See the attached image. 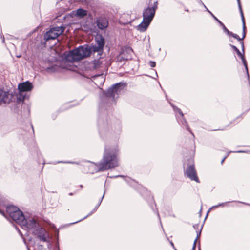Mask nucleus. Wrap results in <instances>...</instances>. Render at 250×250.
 Listing matches in <instances>:
<instances>
[{
	"label": "nucleus",
	"instance_id": "c03bdc74",
	"mask_svg": "<svg viewBox=\"0 0 250 250\" xmlns=\"http://www.w3.org/2000/svg\"><path fill=\"white\" fill-rule=\"evenodd\" d=\"M69 194H70V195H72V193H70Z\"/></svg>",
	"mask_w": 250,
	"mask_h": 250
},
{
	"label": "nucleus",
	"instance_id": "4c0bfd02",
	"mask_svg": "<svg viewBox=\"0 0 250 250\" xmlns=\"http://www.w3.org/2000/svg\"><path fill=\"white\" fill-rule=\"evenodd\" d=\"M244 151H237V152H239V153H240V152H244Z\"/></svg>",
	"mask_w": 250,
	"mask_h": 250
},
{
	"label": "nucleus",
	"instance_id": "f3484780",
	"mask_svg": "<svg viewBox=\"0 0 250 250\" xmlns=\"http://www.w3.org/2000/svg\"><path fill=\"white\" fill-rule=\"evenodd\" d=\"M8 100V95L7 93L0 88V105L2 103H6Z\"/></svg>",
	"mask_w": 250,
	"mask_h": 250
},
{
	"label": "nucleus",
	"instance_id": "9b49d317",
	"mask_svg": "<svg viewBox=\"0 0 250 250\" xmlns=\"http://www.w3.org/2000/svg\"><path fill=\"white\" fill-rule=\"evenodd\" d=\"M33 88V85L29 81H26L22 83H19L18 89L21 92L29 91Z\"/></svg>",
	"mask_w": 250,
	"mask_h": 250
},
{
	"label": "nucleus",
	"instance_id": "a19ab883",
	"mask_svg": "<svg viewBox=\"0 0 250 250\" xmlns=\"http://www.w3.org/2000/svg\"><path fill=\"white\" fill-rule=\"evenodd\" d=\"M81 221H82V219L79 220V222H80Z\"/></svg>",
	"mask_w": 250,
	"mask_h": 250
},
{
	"label": "nucleus",
	"instance_id": "e433bc0d",
	"mask_svg": "<svg viewBox=\"0 0 250 250\" xmlns=\"http://www.w3.org/2000/svg\"><path fill=\"white\" fill-rule=\"evenodd\" d=\"M170 244L172 246H173V247L174 246V244L172 242H170Z\"/></svg>",
	"mask_w": 250,
	"mask_h": 250
},
{
	"label": "nucleus",
	"instance_id": "473e14b6",
	"mask_svg": "<svg viewBox=\"0 0 250 250\" xmlns=\"http://www.w3.org/2000/svg\"><path fill=\"white\" fill-rule=\"evenodd\" d=\"M98 77L99 78H101L102 79V81H103L104 79H103V77L102 76H98Z\"/></svg>",
	"mask_w": 250,
	"mask_h": 250
},
{
	"label": "nucleus",
	"instance_id": "58836bf2",
	"mask_svg": "<svg viewBox=\"0 0 250 250\" xmlns=\"http://www.w3.org/2000/svg\"><path fill=\"white\" fill-rule=\"evenodd\" d=\"M126 181H127V182H129V181H130L131 180L129 179V180L128 181L127 179H125Z\"/></svg>",
	"mask_w": 250,
	"mask_h": 250
},
{
	"label": "nucleus",
	"instance_id": "7c9ffc66",
	"mask_svg": "<svg viewBox=\"0 0 250 250\" xmlns=\"http://www.w3.org/2000/svg\"><path fill=\"white\" fill-rule=\"evenodd\" d=\"M0 213L1 214H2L4 216H5V214L4 212L3 211H1V210H0Z\"/></svg>",
	"mask_w": 250,
	"mask_h": 250
},
{
	"label": "nucleus",
	"instance_id": "f8f14e48",
	"mask_svg": "<svg viewBox=\"0 0 250 250\" xmlns=\"http://www.w3.org/2000/svg\"><path fill=\"white\" fill-rule=\"evenodd\" d=\"M96 23L98 28L102 30L106 28L108 25L107 20L104 17L98 18L96 21Z\"/></svg>",
	"mask_w": 250,
	"mask_h": 250
},
{
	"label": "nucleus",
	"instance_id": "2f4dec72",
	"mask_svg": "<svg viewBox=\"0 0 250 250\" xmlns=\"http://www.w3.org/2000/svg\"><path fill=\"white\" fill-rule=\"evenodd\" d=\"M94 211H93L92 212H91V213H90L88 215H87V216H86L85 217H84L83 218V220H84V219L86 218L87 216H88L89 215H91Z\"/></svg>",
	"mask_w": 250,
	"mask_h": 250
},
{
	"label": "nucleus",
	"instance_id": "bb28decb",
	"mask_svg": "<svg viewBox=\"0 0 250 250\" xmlns=\"http://www.w3.org/2000/svg\"><path fill=\"white\" fill-rule=\"evenodd\" d=\"M172 106L173 107V109L174 110L177 111L179 112V113L181 115V117L183 116V114L182 112L181 111V110L180 109H179L178 108H176V107H175V106H174L173 105H172Z\"/></svg>",
	"mask_w": 250,
	"mask_h": 250
},
{
	"label": "nucleus",
	"instance_id": "a878e982",
	"mask_svg": "<svg viewBox=\"0 0 250 250\" xmlns=\"http://www.w3.org/2000/svg\"><path fill=\"white\" fill-rule=\"evenodd\" d=\"M229 202H225V203H220V204H219L218 205H216V206H213L212 207V208H217V207H224L225 206V205L227 204V203H228Z\"/></svg>",
	"mask_w": 250,
	"mask_h": 250
},
{
	"label": "nucleus",
	"instance_id": "c9c22d12",
	"mask_svg": "<svg viewBox=\"0 0 250 250\" xmlns=\"http://www.w3.org/2000/svg\"><path fill=\"white\" fill-rule=\"evenodd\" d=\"M123 177V176H122V175H118V176H115L114 177Z\"/></svg>",
	"mask_w": 250,
	"mask_h": 250
},
{
	"label": "nucleus",
	"instance_id": "39448f33",
	"mask_svg": "<svg viewBox=\"0 0 250 250\" xmlns=\"http://www.w3.org/2000/svg\"><path fill=\"white\" fill-rule=\"evenodd\" d=\"M125 86V84L121 83L115 84L108 89L106 93L107 96L112 97L113 99L117 97Z\"/></svg>",
	"mask_w": 250,
	"mask_h": 250
},
{
	"label": "nucleus",
	"instance_id": "393cba45",
	"mask_svg": "<svg viewBox=\"0 0 250 250\" xmlns=\"http://www.w3.org/2000/svg\"><path fill=\"white\" fill-rule=\"evenodd\" d=\"M104 197V194L103 195V196L102 197L101 199H100L99 203L97 204V206L95 208L93 209V211H95L98 208V207L100 206V205L101 204V202H102V201Z\"/></svg>",
	"mask_w": 250,
	"mask_h": 250
},
{
	"label": "nucleus",
	"instance_id": "f257e3e1",
	"mask_svg": "<svg viewBox=\"0 0 250 250\" xmlns=\"http://www.w3.org/2000/svg\"><path fill=\"white\" fill-rule=\"evenodd\" d=\"M117 150H108L106 148L102 161L99 163V169L106 170L118 166Z\"/></svg>",
	"mask_w": 250,
	"mask_h": 250
},
{
	"label": "nucleus",
	"instance_id": "9d476101",
	"mask_svg": "<svg viewBox=\"0 0 250 250\" xmlns=\"http://www.w3.org/2000/svg\"><path fill=\"white\" fill-rule=\"evenodd\" d=\"M33 233L37 235L41 240L43 242H47L48 234L45 229L42 228H36L34 230Z\"/></svg>",
	"mask_w": 250,
	"mask_h": 250
},
{
	"label": "nucleus",
	"instance_id": "20e7f679",
	"mask_svg": "<svg viewBox=\"0 0 250 250\" xmlns=\"http://www.w3.org/2000/svg\"><path fill=\"white\" fill-rule=\"evenodd\" d=\"M64 31L63 26H57L51 28L46 32L44 35V39L46 41L56 39L59 35H61Z\"/></svg>",
	"mask_w": 250,
	"mask_h": 250
},
{
	"label": "nucleus",
	"instance_id": "6e6552de",
	"mask_svg": "<svg viewBox=\"0 0 250 250\" xmlns=\"http://www.w3.org/2000/svg\"><path fill=\"white\" fill-rule=\"evenodd\" d=\"M185 173L190 180L199 183V180L197 176V173L193 164L187 167Z\"/></svg>",
	"mask_w": 250,
	"mask_h": 250
},
{
	"label": "nucleus",
	"instance_id": "cd10ccee",
	"mask_svg": "<svg viewBox=\"0 0 250 250\" xmlns=\"http://www.w3.org/2000/svg\"><path fill=\"white\" fill-rule=\"evenodd\" d=\"M149 65L151 67H154L156 65V63L153 61H150L149 62Z\"/></svg>",
	"mask_w": 250,
	"mask_h": 250
},
{
	"label": "nucleus",
	"instance_id": "c756f323",
	"mask_svg": "<svg viewBox=\"0 0 250 250\" xmlns=\"http://www.w3.org/2000/svg\"><path fill=\"white\" fill-rule=\"evenodd\" d=\"M241 46H242V50H243V52L244 53V42L243 41H241Z\"/></svg>",
	"mask_w": 250,
	"mask_h": 250
},
{
	"label": "nucleus",
	"instance_id": "4be33fe9",
	"mask_svg": "<svg viewBox=\"0 0 250 250\" xmlns=\"http://www.w3.org/2000/svg\"><path fill=\"white\" fill-rule=\"evenodd\" d=\"M96 43L97 46H99L100 48L102 47L104 48V39L101 37L99 39H97L96 40Z\"/></svg>",
	"mask_w": 250,
	"mask_h": 250
},
{
	"label": "nucleus",
	"instance_id": "412c9836",
	"mask_svg": "<svg viewBox=\"0 0 250 250\" xmlns=\"http://www.w3.org/2000/svg\"><path fill=\"white\" fill-rule=\"evenodd\" d=\"M129 15L127 14H123L120 19V22L123 24H126L131 22V20H127L126 21H124L123 20L124 18L128 17Z\"/></svg>",
	"mask_w": 250,
	"mask_h": 250
},
{
	"label": "nucleus",
	"instance_id": "4468645a",
	"mask_svg": "<svg viewBox=\"0 0 250 250\" xmlns=\"http://www.w3.org/2000/svg\"><path fill=\"white\" fill-rule=\"evenodd\" d=\"M151 21L148 20H145L143 18L142 22L137 27L138 30L141 32H144L148 27Z\"/></svg>",
	"mask_w": 250,
	"mask_h": 250
},
{
	"label": "nucleus",
	"instance_id": "aec40b11",
	"mask_svg": "<svg viewBox=\"0 0 250 250\" xmlns=\"http://www.w3.org/2000/svg\"><path fill=\"white\" fill-rule=\"evenodd\" d=\"M93 69H97L101 67L102 61L100 59H95L92 62Z\"/></svg>",
	"mask_w": 250,
	"mask_h": 250
},
{
	"label": "nucleus",
	"instance_id": "72a5a7b5",
	"mask_svg": "<svg viewBox=\"0 0 250 250\" xmlns=\"http://www.w3.org/2000/svg\"><path fill=\"white\" fill-rule=\"evenodd\" d=\"M227 156L225 157L221 161V164H222L223 163V162L224 161L225 159L226 158Z\"/></svg>",
	"mask_w": 250,
	"mask_h": 250
},
{
	"label": "nucleus",
	"instance_id": "a211bd4d",
	"mask_svg": "<svg viewBox=\"0 0 250 250\" xmlns=\"http://www.w3.org/2000/svg\"><path fill=\"white\" fill-rule=\"evenodd\" d=\"M89 48L90 49L91 54L92 53L97 52L98 55L101 56L103 53V48H100L99 46L96 45L89 46Z\"/></svg>",
	"mask_w": 250,
	"mask_h": 250
},
{
	"label": "nucleus",
	"instance_id": "f704fd0d",
	"mask_svg": "<svg viewBox=\"0 0 250 250\" xmlns=\"http://www.w3.org/2000/svg\"><path fill=\"white\" fill-rule=\"evenodd\" d=\"M17 229L18 230V231L19 233H20V234L21 236H22V234H21V232L20 231V230L18 228H17Z\"/></svg>",
	"mask_w": 250,
	"mask_h": 250
},
{
	"label": "nucleus",
	"instance_id": "6ab92c4d",
	"mask_svg": "<svg viewBox=\"0 0 250 250\" xmlns=\"http://www.w3.org/2000/svg\"><path fill=\"white\" fill-rule=\"evenodd\" d=\"M204 6L207 9V11L210 14V15L214 18V19L219 23L220 26L222 27L225 33H229V30L226 27L225 25L218 19H217L209 10H208L205 5H204Z\"/></svg>",
	"mask_w": 250,
	"mask_h": 250
},
{
	"label": "nucleus",
	"instance_id": "b1692460",
	"mask_svg": "<svg viewBox=\"0 0 250 250\" xmlns=\"http://www.w3.org/2000/svg\"><path fill=\"white\" fill-rule=\"evenodd\" d=\"M200 233H201L200 231L199 232H197V237H196V239L194 240L192 250H195L196 241H197V239L199 237V236L200 235Z\"/></svg>",
	"mask_w": 250,
	"mask_h": 250
},
{
	"label": "nucleus",
	"instance_id": "dca6fc26",
	"mask_svg": "<svg viewBox=\"0 0 250 250\" xmlns=\"http://www.w3.org/2000/svg\"><path fill=\"white\" fill-rule=\"evenodd\" d=\"M72 13L76 17L82 18L87 15V12L83 9L79 8L76 11H73Z\"/></svg>",
	"mask_w": 250,
	"mask_h": 250
},
{
	"label": "nucleus",
	"instance_id": "0eeeda50",
	"mask_svg": "<svg viewBox=\"0 0 250 250\" xmlns=\"http://www.w3.org/2000/svg\"><path fill=\"white\" fill-rule=\"evenodd\" d=\"M157 7V1H156L154 3L153 6L152 7H148L144 9L143 13V18L145 20H147L151 21Z\"/></svg>",
	"mask_w": 250,
	"mask_h": 250
},
{
	"label": "nucleus",
	"instance_id": "423d86ee",
	"mask_svg": "<svg viewBox=\"0 0 250 250\" xmlns=\"http://www.w3.org/2000/svg\"><path fill=\"white\" fill-rule=\"evenodd\" d=\"M238 6H239V9L241 13V17L242 19V23H243V36L242 38H240L238 35L236 34L233 33L232 32L229 31V33H226L228 36H231L234 38L235 39H237L238 41H242L246 36V25H245V22L244 20V17L241 5L240 4V0H237Z\"/></svg>",
	"mask_w": 250,
	"mask_h": 250
},
{
	"label": "nucleus",
	"instance_id": "c85d7f7f",
	"mask_svg": "<svg viewBox=\"0 0 250 250\" xmlns=\"http://www.w3.org/2000/svg\"><path fill=\"white\" fill-rule=\"evenodd\" d=\"M182 124L183 125L185 126H188L187 125V122L184 120L183 119L182 121ZM187 129L189 130V128L188 126H187Z\"/></svg>",
	"mask_w": 250,
	"mask_h": 250
},
{
	"label": "nucleus",
	"instance_id": "f03ea898",
	"mask_svg": "<svg viewBox=\"0 0 250 250\" xmlns=\"http://www.w3.org/2000/svg\"><path fill=\"white\" fill-rule=\"evenodd\" d=\"M89 45H84L70 51L65 56V61L68 62L79 61L90 56Z\"/></svg>",
	"mask_w": 250,
	"mask_h": 250
},
{
	"label": "nucleus",
	"instance_id": "ddd939ff",
	"mask_svg": "<svg viewBox=\"0 0 250 250\" xmlns=\"http://www.w3.org/2000/svg\"><path fill=\"white\" fill-rule=\"evenodd\" d=\"M230 46L231 47V48L232 49H234V50H235L236 52L237 55L241 58L242 61L243 62V63L245 67V69H246L248 77L249 78V73H248V66H247V62L244 57V53H242L240 51V50L235 46H234L233 45H230Z\"/></svg>",
	"mask_w": 250,
	"mask_h": 250
},
{
	"label": "nucleus",
	"instance_id": "37998d69",
	"mask_svg": "<svg viewBox=\"0 0 250 250\" xmlns=\"http://www.w3.org/2000/svg\"><path fill=\"white\" fill-rule=\"evenodd\" d=\"M81 221H82V219L79 220V222H80Z\"/></svg>",
	"mask_w": 250,
	"mask_h": 250
},
{
	"label": "nucleus",
	"instance_id": "ea45409f",
	"mask_svg": "<svg viewBox=\"0 0 250 250\" xmlns=\"http://www.w3.org/2000/svg\"><path fill=\"white\" fill-rule=\"evenodd\" d=\"M3 42H4V39H3Z\"/></svg>",
	"mask_w": 250,
	"mask_h": 250
},
{
	"label": "nucleus",
	"instance_id": "7ed1b4c3",
	"mask_svg": "<svg viewBox=\"0 0 250 250\" xmlns=\"http://www.w3.org/2000/svg\"><path fill=\"white\" fill-rule=\"evenodd\" d=\"M6 212L11 219L19 225L23 224V220L25 218L23 212L17 207L14 206H8L6 208Z\"/></svg>",
	"mask_w": 250,
	"mask_h": 250
},
{
	"label": "nucleus",
	"instance_id": "2eb2a0df",
	"mask_svg": "<svg viewBox=\"0 0 250 250\" xmlns=\"http://www.w3.org/2000/svg\"><path fill=\"white\" fill-rule=\"evenodd\" d=\"M86 166L88 167L89 173H94L101 171L99 169V164H96L94 163H89Z\"/></svg>",
	"mask_w": 250,
	"mask_h": 250
},
{
	"label": "nucleus",
	"instance_id": "1a4fd4ad",
	"mask_svg": "<svg viewBox=\"0 0 250 250\" xmlns=\"http://www.w3.org/2000/svg\"><path fill=\"white\" fill-rule=\"evenodd\" d=\"M23 224L20 225L24 229H32L34 230L36 228V222L34 219H26L25 218L23 220Z\"/></svg>",
	"mask_w": 250,
	"mask_h": 250
},
{
	"label": "nucleus",
	"instance_id": "5701e85b",
	"mask_svg": "<svg viewBox=\"0 0 250 250\" xmlns=\"http://www.w3.org/2000/svg\"><path fill=\"white\" fill-rule=\"evenodd\" d=\"M129 58L128 57L124 56V53H120L117 57V61L122 62V61H126L128 60Z\"/></svg>",
	"mask_w": 250,
	"mask_h": 250
},
{
	"label": "nucleus",
	"instance_id": "79ce46f5",
	"mask_svg": "<svg viewBox=\"0 0 250 250\" xmlns=\"http://www.w3.org/2000/svg\"><path fill=\"white\" fill-rule=\"evenodd\" d=\"M81 221H82V219L79 220V222H80Z\"/></svg>",
	"mask_w": 250,
	"mask_h": 250
}]
</instances>
